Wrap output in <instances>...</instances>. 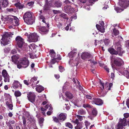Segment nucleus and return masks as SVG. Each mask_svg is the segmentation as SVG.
Returning a JSON list of instances; mask_svg holds the SVG:
<instances>
[{
	"instance_id": "obj_53",
	"label": "nucleus",
	"mask_w": 129,
	"mask_h": 129,
	"mask_svg": "<svg viewBox=\"0 0 129 129\" xmlns=\"http://www.w3.org/2000/svg\"><path fill=\"white\" fill-rule=\"evenodd\" d=\"M101 27L99 30V31L103 33L105 31V28H104V26H102Z\"/></svg>"
},
{
	"instance_id": "obj_35",
	"label": "nucleus",
	"mask_w": 129,
	"mask_h": 129,
	"mask_svg": "<svg viewBox=\"0 0 129 129\" xmlns=\"http://www.w3.org/2000/svg\"><path fill=\"white\" fill-rule=\"evenodd\" d=\"M112 34L116 36L118 35L119 34V31L116 28H114L113 29Z\"/></svg>"
},
{
	"instance_id": "obj_8",
	"label": "nucleus",
	"mask_w": 129,
	"mask_h": 129,
	"mask_svg": "<svg viewBox=\"0 0 129 129\" xmlns=\"http://www.w3.org/2000/svg\"><path fill=\"white\" fill-rule=\"evenodd\" d=\"M50 6L53 7H60L62 4V2L58 0H51L49 2Z\"/></svg>"
},
{
	"instance_id": "obj_32",
	"label": "nucleus",
	"mask_w": 129,
	"mask_h": 129,
	"mask_svg": "<svg viewBox=\"0 0 129 129\" xmlns=\"http://www.w3.org/2000/svg\"><path fill=\"white\" fill-rule=\"evenodd\" d=\"M34 2H28L26 4V6L27 8H32L34 4Z\"/></svg>"
},
{
	"instance_id": "obj_44",
	"label": "nucleus",
	"mask_w": 129,
	"mask_h": 129,
	"mask_svg": "<svg viewBox=\"0 0 129 129\" xmlns=\"http://www.w3.org/2000/svg\"><path fill=\"white\" fill-rule=\"evenodd\" d=\"M45 108L46 109H49V110H52V108L51 107V104H47L45 106Z\"/></svg>"
},
{
	"instance_id": "obj_26",
	"label": "nucleus",
	"mask_w": 129,
	"mask_h": 129,
	"mask_svg": "<svg viewBox=\"0 0 129 129\" xmlns=\"http://www.w3.org/2000/svg\"><path fill=\"white\" fill-rule=\"evenodd\" d=\"M6 105L8 107V108L10 110L13 109V104H11L8 101H7L6 102Z\"/></svg>"
},
{
	"instance_id": "obj_14",
	"label": "nucleus",
	"mask_w": 129,
	"mask_h": 129,
	"mask_svg": "<svg viewBox=\"0 0 129 129\" xmlns=\"http://www.w3.org/2000/svg\"><path fill=\"white\" fill-rule=\"evenodd\" d=\"M92 56L88 52H86L82 53L81 56V58L83 60H87L88 59L91 58Z\"/></svg>"
},
{
	"instance_id": "obj_43",
	"label": "nucleus",
	"mask_w": 129,
	"mask_h": 129,
	"mask_svg": "<svg viewBox=\"0 0 129 129\" xmlns=\"http://www.w3.org/2000/svg\"><path fill=\"white\" fill-rule=\"evenodd\" d=\"M21 92L18 90L16 91L15 92L14 95L16 97H19L21 96Z\"/></svg>"
},
{
	"instance_id": "obj_37",
	"label": "nucleus",
	"mask_w": 129,
	"mask_h": 129,
	"mask_svg": "<svg viewBox=\"0 0 129 129\" xmlns=\"http://www.w3.org/2000/svg\"><path fill=\"white\" fill-rule=\"evenodd\" d=\"M124 126L120 123H118L116 126L115 128L116 129H123Z\"/></svg>"
},
{
	"instance_id": "obj_22",
	"label": "nucleus",
	"mask_w": 129,
	"mask_h": 129,
	"mask_svg": "<svg viewBox=\"0 0 129 129\" xmlns=\"http://www.w3.org/2000/svg\"><path fill=\"white\" fill-rule=\"evenodd\" d=\"M19 57L18 55H14L11 57L12 61L15 63H17L18 62V59Z\"/></svg>"
},
{
	"instance_id": "obj_20",
	"label": "nucleus",
	"mask_w": 129,
	"mask_h": 129,
	"mask_svg": "<svg viewBox=\"0 0 129 129\" xmlns=\"http://www.w3.org/2000/svg\"><path fill=\"white\" fill-rule=\"evenodd\" d=\"M119 1L124 2L122 7L124 9L126 8L129 6V0H119Z\"/></svg>"
},
{
	"instance_id": "obj_61",
	"label": "nucleus",
	"mask_w": 129,
	"mask_h": 129,
	"mask_svg": "<svg viewBox=\"0 0 129 129\" xmlns=\"http://www.w3.org/2000/svg\"><path fill=\"white\" fill-rule=\"evenodd\" d=\"M17 53L16 50L15 49H13L11 52V53L13 54H15Z\"/></svg>"
},
{
	"instance_id": "obj_62",
	"label": "nucleus",
	"mask_w": 129,
	"mask_h": 129,
	"mask_svg": "<svg viewBox=\"0 0 129 129\" xmlns=\"http://www.w3.org/2000/svg\"><path fill=\"white\" fill-rule=\"evenodd\" d=\"M76 116L80 120V121H81L82 120V116L79 115H76Z\"/></svg>"
},
{
	"instance_id": "obj_31",
	"label": "nucleus",
	"mask_w": 129,
	"mask_h": 129,
	"mask_svg": "<svg viewBox=\"0 0 129 129\" xmlns=\"http://www.w3.org/2000/svg\"><path fill=\"white\" fill-rule=\"evenodd\" d=\"M37 80V79L35 77H34L31 78L29 82L30 84H31V86L33 87L34 83L35 81H36Z\"/></svg>"
},
{
	"instance_id": "obj_2",
	"label": "nucleus",
	"mask_w": 129,
	"mask_h": 129,
	"mask_svg": "<svg viewBox=\"0 0 129 129\" xmlns=\"http://www.w3.org/2000/svg\"><path fill=\"white\" fill-rule=\"evenodd\" d=\"M13 35L11 32H5V34L3 35L1 41V44L5 46L9 44L10 37H12Z\"/></svg>"
},
{
	"instance_id": "obj_41",
	"label": "nucleus",
	"mask_w": 129,
	"mask_h": 129,
	"mask_svg": "<svg viewBox=\"0 0 129 129\" xmlns=\"http://www.w3.org/2000/svg\"><path fill=\"white\" fill-rule=\"evenodd\" d=\"M65 125L66 127H69L70 129L73 128V125L72 124L69 122H67L65 123Z\"/></svg>"
},
{
	"instance_id": "obj_27",
	"label": "nucleus",
	"mask_w": 129,
	"mask_h": 129,
	"mask_svg": "<svg viewBox=\"0 0 129 129\" xmlns=\"http://www.w3.org/2000/svg\"><path fill=\"white\" fill-rule=\"evenodd\" d=\"M65 95L69 99H72L73 97V94L69 92L66 91L65 93Z\"/></svg>"
},
{
	"instance_id": "obj_17",
	"label": "nucleus",
	"mask_w": 129,
	"mask_h": 129,
	"mask_svg": "<svg viewBox=\"0 0 129 129\" xmlns=\"http://www.w3.org/2000/svg\"><path fill=\"white\" fill-rule=\"evenodd\" d=\"M8 2L7 0H2L0 2V9L2 10V7L5 8L7 6L8 4Z\"/></svg>"
},
{
	"instance_id": "obj_34",
	"label": "nucleus",
	"mask_w": 129,
	"mask_h": 129,
	"mask_svg": "<svg viewBox=\"0 0 129 129\" xmlns=\"http://www.w3.org/2000/svg\"><path fill=\"white\" fill-rule=\"evenodd\" d=\"M49 54L51 56L54 57L55 56V53L53 49H51L49 52Z\"/></svg>"
},
{
	"instance_id": "obj_45",
	"label": "nucleus",
	"mask_w": 129,
	"mask_h": 129,
	"mask_svg": "<svg viewBox=\"0 0 129 129\" xmlns=\"http://www.w3.org/2000/svg\"><path fill=\"white\" fill-rule=\"evenodd\" d=\"M104 42L105 45H108L109 44L110 40L109 39H105L104 40Z\"/></svg>"
},
{
	"instance_id": "obj_21",
	"label": "nucleus",
	"mask_w": 129,
	"mask_h": 129,
	"mask_svg": "<svg viewBox=\"0 0 129 129\" xmlns=\"http://www.w3.org/2000/svg\"><path fill=\"white\" fill-rule=\"evenodd\" d=\"M39 32L41 34H43L47 32L48 31L47 28L45 26L41 27L39 28Z\"/></svg>"
},
{
	"instance_id": "obj_63",
	"label": "nucleus",
	"mask_w": 129,
	"mask_h": 129,
	"mask_svg": "<svg viewBox=\"0 0 129 129\" xmlns=\"http://www.w3.org/2000/svg\"><path fill=\"white\" fill-rule=\"evenodd\" d=\"M24 6L23 5H21V4H20V5H19V6L18 7V8L19 9H22L23 8H24Z\"/></svg>"
},
{
	"instance_id": "obj_42",
	"label": "nucleus",
	"mask_w": 129,
	"mask_h": 129,
	"mask_svg": "<svg viewBox=\"0 0 129 129\" xmlns=\"http://www.w3.org/2000/svg\"><path fill=\"white\" fill-rule=\"evenodd\" d=\"M48 4H45L43 8V10L44 11H46L49 10V7L48 5Z\"/></svg>"
},
{
	"instance_id": "obj_39",
	"label": "nucleus",
	"mask_w": 129,
	"mask_h": 129,
	"mask_svg": "<svg viewBox=\"0 0 129 129\" xmlns=\"http://www.w3.org/2000/svg\"><path fill=\"white\" fill-rule=\"evenodd\" d=\"M14 16H11H11H7V20L8 21H9L10 23L11 24L12 21L13 20V17H14Z\"/></svg>"
},
{
	"instance_id": "obj_7",
	"label": "nucleus",
	"mask_w": 129,
	"mask_h": 129,
	"mask_svg": "<svg viewBox=\"0 0 129 129\" xmlns=\"http://www.w3.org/2000/svg\"><path fill=\"white\" fill-rule=\"evenodd\" d=\"M114 45L115 49L116 50V52L117 53H116V55L118 54L120 56H122L123 51H122V48L120 42H115L114 43Z\"/></svg>"
},
{
	"instance_id": "obj_36",
	"label": "nucleus",
	"mask_w": 129,
	"mask_h": 129,
	"mask_svg": "<svg viewBox=\"0 0 129 129\" xmlns=\"http://www.w3.org/2000/svg\"><path fill=\"white\" fill-rule=\"evenodd\" d=\"M123 74L124 76L127 78L129 79V70H124L123 72Z\"/></svg>"
},
{
	"instance_id": "obj_11",
	"label": "nucleus",
	"mask_w": 129,
	"mask_h": 129,
	"mask_svg": "<svg viewBox=\"0 0 129 129\" xmlns=\"http://www.w3.org/2000/svg\"><path fill=\"white\" fill-rule=\"evenodd\" d=\"M2 74L3 77L4 78V81L5 82H9L10 77L6 70H3L2 72Z\"/></svg>"
},
{
	"instance_id": "obj_30",
	"label": "nucleus",
	"mask_w": 129,
	"mask_h": 129,
	"mask_svg": "<svg viewBox=\"0 0 129 129\" xmlns=\"http://www.w3.org/2000/svg\"><path fill=\"white\" fill-rule=\"evenodd\" d=\"M91 113L92 115L95 116L97 115L98 114V111L97 109L95 108H93Z\"/></svg>"
},
{
	"instance_id": "obj_56",
	"label": "nucleus",
	"mask_w": 129,
	"mask_h": 129,
	"mask_svg": "<svg viewBox=\"0 0 129 129\" xmlns=\"http://www.w3.org/2000/svg\"><path fill=\"white\" fill-rule=\"evenodd\" d=\"M58 62L57 60V58H54L51 61V63L53 64H54L56 62Z\"/></svg>"
},
{
	"instance_id": "obj_33",
	"label": "nucleus",
	"mask_w": 129,
	"mask_h": 129,
	"mask_svg": "<svg viewBox=\"0 0 129 129\" xmlns=\"http://www.w3.org/2000/svg\"><path fill=\"white\" fill-rule=\"evenodd\" d=\"M86 112L83 109H81L78 111V114L79 115H84L85 114Z\"/></svg>"
},
{
	"instance_id": "obj_29",
	"label": "nucleus",
	"mask_w": 129,
	"mask_h": 129,
	"mask_svg": "<svg viewBox=\"0 0 129 129\" xmlns=\"http://www.w3.org/2000/svg\"><path fill=\"white\" fill-rule=\"evenodd\" d=\"M83 125V123L81 122L80 123L77 124V126L75 127V129H81L82 128Z\"/></svg>"
},
{
	"instance_id": "obj_1",
	"label": "nucleus",
	"mask_w": 129,
	"mask_h": 129,
	"mask_svg": "<svg viewBox=\"0 0 129 129\" xmlns=\"http://www.w3.org/2000/svg\"><path fill=\"white\" fill-rule=\"evenodd\" d=\"M23 18L24 22L28 25L32 24L35 22V18L32 15V13L28 11L25 13Z\"/></svg>"
},
{
	"instance_id": "obj_58",
	"label": "nucleus",
	"mask_w": 129,
	"mask_h": 129,
	"mask_svg": "<svg viewBox=\"0 0 129 129\" xmlns=\"http://www.w3.org/2000/svg\"><path fill=\"white\" fill-rule=\"evenodd\" d=\"M113 84L112 83H110L109 84V88H108V90H111V88L113 86Z\"/></svg>"
},
{
	"instance_id": "obj_48",
	"label": "nucleus",
	"mask_w": 129,
	"mask_h": 129,
	"mask_svg": "<svg viewBox=\"0 0 129 129\" xmlns=\"http://www.w3.org/2000/svg\"><path fill=\"white\" fill-rule=\"evenodd\" d=\"M10 50V49L9 47H6L4 49V52L5 53L9 52Z\"/></svg>"
},
{
	"instance_id": "obj_46",
	"label": "nucleus",
	"mask_w": 129,
	"mask_h": 129,
	"mask_svg": "<svg viewBox=\"0 0 129 129\" xmlns=\"http://www.w3.org/2000/svg\"><path fill=\"white\" fill-rule=\"evenodd\" d=\"M22 119L23 120V123L24 126H25L26 125V120L24 116H22Z\"/></svg>"
},
{
	"instance_id": "obj_55",
	"label": "nucleus",
	"mask_w": 129,
	"mask_h": 129,
	"mask_svg": "<svg viewBox=\"0 0 129 129\" xmlns=\"http://www.w3.org/2000/svg\"><path fill=\"white\" fill-rule=\"evenodd\" d=\"M56 25L57 27L59 28H60L61 27H62V24L59 22H57L56 24Z\"/></svg>"
},
{
	"instance_id": "obj_23",
	"label": "nucleus",
	"mask_w": 129,
	"mask_h": 129,
	"mask_svg": "<svg viewBox=\"0 0 129 129\" xmlns=\"http://www.w3.org/2000/svg\"><path fill=\"white\" fill-rule=\"evenodd\" d=\"M37 87L36 88V90L38 91L39 92H41L42 91L44 90V88L42 86L39 85H37Z\"/></svg>"
},
{
	"instance_id": "obj_25",
	"label": "nucleus",
	"mask_w": 129,
	"mask_h": 129,
	"mask_svg": "<svg viewBox=\"0 0 129 129\" xmlns=\"http://www.w3.org/2000/svg\"><path fill=\"white\" fill-rule=\"evenodd\" d=\"M40 19L42 20V21L44 23H45L47 25V26L48 28L49 27V24L48 23H46V22L45 18L44 16L43 15H41L39 16Z\"/></svg>"
},
{
	"instance_id": "obj_28",
	"label": "nucleus",
	"mask_w": 129,
	"mask_h": 129,
	"mask_svg": "<svg viewBox=\"0 0 129 129\" xmlns=\"http://www.w3.org/2000/svg\"><path fill=\"white\" fill-rule=\"evenodd\" d=\"M4 96L5 100H11V96L9 94L5 93Z\"/></svg>"
},
{
	"instance_id": "obj_19",
	"label": "nucleus",
	"mask_w": 129,
	"mask_h": 129,
	"mask_svg": "<svg viewBox=\"0 0 129 129\" xmlns=\"http://www.w3.org/2000/svg\"><path fill=\"white\" fill-rule=\"evenodd\" d=\"M126 120L125 118H123L122 119L120 118L118 123H120L124 126L127 125Z\"/></svg>"
},
{
	"instance_id": "obj_52",
	"label": "nucleus",
	"mask_w": 129,
	"mask_h": 129,
	"mask_svg": "<svg viewBox=\"0 0 129 129\" xmlns=\"http://www.w3.org/2000/svg\"><path fill=\"white\" fill-rule=\"evenodd\" d=\"M123 116L124 117V118H125V119L129 117V113H124L123 114Z\"/></svg>"
},
{
	"instance_id": "obj_6",
	"label": "nucleus",
	"mask_w": 129,
	"mask_h": 129,
	"mask_svg": "<svg viewBox=\"0 0 129 129\" xmlns=\"http://www.w3.org/2000/svg\"><path fill=\"white\" fill-rule=\"evenodd\" d=\"M15 40L17 46L19 48L22 49L25 44L24 39L20 36H17L16 37Z\"/></svg>"
},
{
	"instance_id": "obj_64",
	"label": "nucleus",
	"mask_w": 129,
	"mask_h": 129,
	"mask_svg": "<svg viewBox=\"0 0 129 129\" xmlns=\"http://www.w3.org/2000/svg\"><path fill=\"white\" fill-rule=\"evenodd\" d=\"M104 69L107 72L109 73V69L107 66H105L104 67Z\"/></svg>"
},
{
	"instance_id": "obj_49",
	"label": "nucleus",
	"mask_w": 129,
	"mask_h": 129,
	"mask_svg": "<svg viewBox=\"0 0 129 129\" xmlns=\"http://www.w3.org/2000/svg\"><path fill=\"white\" fill-rule=\"evenodd\" d=\"M85 123L86 128H88V127L90 125V123L87 121L86 120L85 121Z\"/></svg>"
},
{
	"instance_id": "obj_24",
	"label": "nucleus",
	"mask_w": 129,
	"mask_h": 129,
	"mask_svg": "<svg viewBox=\"0 0 129 129\" xmlns=\"http://www.w3.org/2000/svg\"><path fill=\"white\" fill-rule=\"evenodd\" d=\"M108 51L110 54L112 55L114 54L116 55V53H117L116 50L113 48H110L108 49Z\"/></svg>"
},
{
	"instance_id": "obj_12",
	"label": "nucleus",
	"mask_w": 129,
	"mask_h": 129,
	"mask_svg": "<svg viewBox=\"0 0 129 129\" xmlns=\"http://www.w3.org/2000/svg\"><path fill=\"white\" fill-rule=\"evenodd\" d=\"M38 36L35 33H33L29 36L28 39L31 42H37L38 40Z\"/></svg>"
},
{
	"instance_id": "obj_50",
	"label": "nucleus",
	"mask_w": 129,
	"mask_h": 129,
	"mask_svg": "<svg viewBox=\"0 0 129 129\" xmlns=\"http://www.w3.org/2000/svg\"><path fill=\"white\" fill-rule=\"evenodd\" d=\"M29 120L30 122L33 123H34L36 122L35 120L33 118L30 117L29 118Z\"/></svg>"
},
{
	"instance_id": "obj_15",
	"label": "nucleus",
	"mask_w": 129,
	"mask_h": 129,
	"mask_svg": "<svg viewBox=\"0 0 129 129\" xmlns=\"http://www.w3.org/2000/svg\"><path fill=\"white\" fill-rule=\"evenodd\" d=\"M12 87H13L14 89H16L20 87V88H21L22 85L20 84L18 81L15 80L12 84Z\"/></svg>"
},
{
	"instance_id": "obj_16",
	"label": "nucleus",
	"mask_w": 129,
	"mask_h": 129,
	"mask_svg": "<svg viewBox=\"0 0 129 129\" xmlns=\"http://www.w3.org/2000/svg\"><path fill=\"white\" fill-rule=\"evenodd\" d=\"M100 88H101V91L102 92L104 88L108 90V88H109L108 86V83L106 82L105 84L101 81H100Z\"/></svg>"
},
{
	"instance_id": "obj_18",
	"label": "nucleus",
	"mask_w": 129,
	"mask_h": 129,
	"mask_svg": "<svg viewBox=\"0 0 129 129\" xmlns=\"http://www.w3.org/2000/svg\"><path fill=\"white\" fill-rule=\"evenodd\" d=\"M13 17V19L11 24L14 26H17L19 24V19L16 16H14Z\"/></svg>"
},
{
	"instance_id": "obj_60",
	"label": "nucleus",
	"mask_w": 129,
	"mask_h": 129,
	"mask_svg": "<svg viewBox=\"0 0 129 129\" xmlns=\"http://www.w3.org/2000/svg\"><path fill=\"white\" fill-rule=\"evenodd\" d=\"M29 81H27L26 80H24L23 81V82L25 84V85H28L29 83V82H28Z\"/></svg>"
},
{
	"instance_id": "obj_3",
	"label": "nucleus",
	"mask_w": 129,
	"mask_h": 129,
	"mask_svg": "<svg viewBox=\"0 0 129 129\" xmlns=\"http://www.w3.org/2000/svg\"><path fill=\"white\" fill-rule=\"evenodd\" d=\"M29 63V61L26 58H22L21 59L20 61L17 64V67L19 69L22 67L25 68L28 66Z\"/></svg>"
},
{
	"instance_id": "obj_51",
	"label": "nucleus",
	"mask_w": 129,
	"mask_h": 129,
	"mask_svg": "<svg viewBox=\"0 0 129 129\" xmlns=\"http://www.w3.org/2000/svg\"><path fill=\"white\" fill-rule=\"evenodd\" d=\"M63 3L66 4V5H71V3H72L70 1L68 0H66L64 1L63 2Z\"/></svg>"
},
{
	"instance_id": "obj_47",
	"label": "nucleus",
	"mask_w": 129,
	"mask_h": 129,
	"mask_svg": "<svg viewBox=\"0 0 129 129\" xmlns=\"http://www.w3.org/2000/svg\"><path fill=\"white\" fill-rule=\"evenodd\" d=\"M83 106L85 108L87 107L89 108H92L93 107L92 106L88 104H84L83 105Z\"/></svg>"
},
{
	"instance_id": "obj_54",
	"label": "nucleus",
	"mask_w": 129,
	"mask_h": 129,
	"mask_svg": "<svg viewBox=\"0 0 129 129\" xmlns=\"http://www.w3.org/2000/svg\"><path fill=\"white\" fill-rule=\"evenodd\" d=\"M15 1H17V3H16L15 4V5L17 7L19 6V5H20L21 3L19 2V1L20 0H15Z\"/></svg>"
},
{
	"instance_id": "obj_9",
	"label": "nucleus",
	"mask_w": 129,
	"mask_h": 129,
	"mask_svg": "<svg viewBox=\"0 0 129 129\" xmlns=\"http://www.w3.org/2000/svg\"><path fill=\"white\" fill-rule=\"evenodd\" d=\"M27 97L29 101L33 104L34 103L35 101L36 95L34 93L29 92L27 93Z\"/></svg>"
},
{
	"instance_id": "obj_38",
	"label": "nucleus",
	"mask_w": 129,
	"mask_h": 129,
	"mask_svg": "<svg viewBox=\"0 0 129 129\" xmlns=\"http://www.w3.org/2000/svg\"><path fill=\"white\" fill-rule=\"evenodd\" d=\"M60 16L65 19L68 20L69 19V18L67 16V15L64 13L61 14L60 15Z\"/></svg>"
},
{
	"instance_id": "obj_5",
	"label": "nucleus",
	"mask_w": 129,
	"mask_h": 129,
	"mask_svg": "<svg viewBox=\"0 0 129 129\" xmlns=\"http://www.w3.org/2000/svg\"><path fill=\"white\" fill-rule=\"evenodd\" d=\"M112 58L114 64L116 66L120 67L123 65L124 64L123 60L120 58L113 56Z\"/></svg>"
},
{
	"instance_id": "obj_4",
	"label": "nucleus",
	"mask_w": 129,
	"mask_h": 129,
	"mask_svg": "<svg viewBox=\"0 0 129 129\" xmlns=\"http://www.w3.org/2000/svg\"><path fill=\"white\" fill-rule=\"evenodd\" d=\"M67 115L64 113H61L58 115L57 117L53 116V120L56 123L61 124L60 122H62L67 119Z\"/></svg>"
},
{
	"instance_id": "obj_13",
	"label": "nucleus",
	"mask_w": 129,
	"mask_h": 129,
	"mask_svg": "<svg viewBox=\"0 0 129 129\" xmlns=\"http://www.w3.org/2000/svg\"><path fill=\"white\" fill-rule=\"evenodd\" d=\"M92 104H95L97 105H101L103 103L102 100L100 99L93 98L91 101Z\"/></svg>"
},
{
	"instance_id": "obj_10",
	"label": "nucleus",
	"mask_w": 129,
	"mask_h": 129,
	"mask_svg": "<svg viewBox=\"0 0 129 129\" xmlns=\"http://www.w3.org/2000/svg\"><path fill=\"white\" fill-rule=\"evenodd\" d=\"M64 10L66 13L69 14L73 13L75 11L74 8L69 6H64Z\"/></svg>"
},
{
	"instance_id": "obj_57",
	"label": "nucleus",
	"mask_w": 129,
	"mask_h": 129,
	"mask_svg": "<svg viewBox=\"0 0 129 129\" xmlns=\"http://www.w3.org/2000/svg\"><path fill=\"white\" fill-rule=\"evenodd\" d=\"M59 71L61 72H63L64 70L63 67L61 66H59Z\"/></svg>"
},
{
	"instance_id": "obj_59",
	"label": "nucleus",
	"mask_w": 129,
	"mask_h": 129,
	"mask_svg": "<svg viewBox=\"0 0 129 129\" xmlns=\"http://www.w3.org/2000/svg\"><path fill=\"white\" fill-rule=\"evenodd\" d=\"M73 63L74 64V65H73V66H78L79 64L78 61L77 60H75Z\"/></svg>"
},
{
	"instance_id": "obj_40",
	"label": "nucleus",
	"mask_w": 129,
	"mask_h": 129,
	"mask_svg": "<svg viewBox=\"0 0 129 129\" xmlns=\"http://www.w3.org/2000/svg\"><path fill=\"white\" fill-rule=\"evenodd\" d=\"M44 120V119L43 117H41L39 118V123L41 126H43V123Z\"/></svg>"
}]
</instances>
